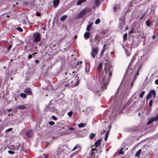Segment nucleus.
<instances>
[{"mask_svg":"<svg viewBox=\"0 0 158 158\" xmlns=\"http://www.w3.org/2000/svg\"><path fill=\"white\" fill-rule=\"evenodd\" d=\"M105 65L104 71H105L106 75H107V73L108 72L109 77L106 82V81L105 76L104 77H102L101 85H103V86H106L108 83V81H109V82L111 79L110 77L112 75L113 68H112V66L111 65L110 63H106L105 64Z\"/></svg>","mask_w":158,"mask_h":158,"instance_id":"obj_1","label":"nucleus"},{"mask_svg":"<svg viewBox=\"0 0 158 158\" xmlns=\"http://www.w3.org/2000/svg\"><path fill=\"white\" fill-rule=\"evenodd\" d=\"M67 150L64 148V146L63 145H61L57 148L55 154L56 156H57L60 155L61 156H64L67 153Z\"/></svg>","mask_w":158,"mask_h":158,"instance_id":"obj_2","label":"nucleus"},{"mask_svg":"<svg viewBox=\"0 0 158 158\" xmlns=\"http://www.w3.org/2000/svg\"><path fill=\"white\" fill-rule=\"evenodd\" d=\"M80 80L79 77L76 75L74 77V78H71L70 81V87H74L76 86L79 83Z\"/></svg>","mask_w":158,"mask_h":158,"instance_id":"obj_3","label":"nucleus"},{"mask_svg":"<svg viewBox=\"0 0 158 158\" xmlns=\"http://www.w3.org/2000/svg\"><path fill=\"white\" fill-rule=\"evenodd\" d=\"M73 77V75H71L70 73L69 74V77H67L63 80V84L65 86L68 87H70V81L71 78Z\"/></svg>","mask_w":158,"mask_h":158,"instance_id":"obj_4","label":"nucleus"},{"mask_svg":"<svg viewBox=\"0 0 158 158\" xmlns=\"http://www.w3.org/2000/svg\"><path fill=\"white\" fill-rule=\"evenodd\" d=\"M33 41L34 42H39L41 40V35L39 33H35L33 35Z\"/></svg>","mask_w":158,"mask_h":158,"instance_id":"obj_5","label":"nucleus"},{"mask_svg":"<svg viewBox=\"0 0 158 158\" xmlns=\"http://www.w3.org/2000/svg\"><path fill=\"white\" fill-rule=\"evenodd\" d=\"M88 9L85 8L82 10L77 15L76 18L77 19H79L82 17L86 13L88 12Z\"/></svg>","mask_w":158,"mask_h":158,"instance_id":"obj_6","label":"nucleus"},{"mask_svg":"<svg viewBox=\"0 0 158 158\" xmlns=\"http://www.w3.org/2000/svg\"><path fill=\"white\" fill-rule=\"evenodd\" d=\"M152 95H153V96L154 98H155L156 96V91L155 90L152 89L151 90L148 94L147 95L146 99L147 100H148L149 99H150L152 97Z\"/></svg>","mask_w":158,"mask_h":158,"instance_id":"obj_7","label":"nucleus"},{"mask_svg":"<svg viewBox=\"0 0 158 158\" xmlns=\"http://www.w3.org/2000/svg\"><path fill=\"white\" fill-rule=\"evenodd\" d=\"M98 47L94 48L92 49V52L91 53V55L92 57L94 59L95 57V55H97L98 52Z\"/></svg>","mask_w":158,"mask_h":158,"instance_id":"obj_8","label":"nucleus"},{"mask_svg":"<svg viewBox=\"0 0 158 158\" xmlns=\"http://www.w3.org/2000/svg\"><path fill=\"white\" fill-rule=\"evenodd\" d=\"M119 20L120 21V22L118 25V27L119 29L121 30L123 29L125 24V22L124 20H122L121 19H119Z\"/></svg>","mask_w":158,"mask_h":158,"instance_id":"obj_9","label":"nucleus"},{"mask_svg":"<svg viewBox=\"0 0 158 158\" xmlns=\"http://www.w3.org/2000/svg\"><path fill=\"white\" fill-rule=\"evenodd\" d=\"M26 135L28 137H31L33 136V132L31 130H27L26 133Z\"/></svg>","mask_w":158,"mask_h":158,"instance_id":"obj_10","label":"nucleus"},{"mask_svg":"<svg viewBox=\"0 0 158 158\" xmlns=\"http://www.w3.org/2000/svg\"><path fill=\"white\" fill-rule=\"evenodd\" d=\"M24 92L28 95H33L31 91L30 88H27L26 89H25Z\"/></svg>","mask_w":158,"mask_h":158,"instance_id":"obj_11","label":"nucleus"},{"mask_svg":"<svg viewBox=\"0 0 158 158\" xmlns=\"http://www.w3.org/2000/svg\"><path fill=\"white\" fill-rule=\"evenodd\" d=\"M92 149H91V154L93 155H94L95 156H96V155H96V154L97 153L98 150L97 148H92V147H91Z\"/></svg>","mask_w":158,"mask_h":158,"instance_id":"obj_12","label":"nucleus"},{"mask_svg":"<svg viewBox=\"0 0 158 158\" xmlns=\"http://www.w3.org/2000/svg\"><path fill=\"white\" fill-rule=\"evenodd\" d=\"M60 2V0H53V4L55 7H57L59 5Z\"/></svg>","mask_w":158,"mask_h":158,"instance_id":"obj_13","label":"nucleus"},{"mask_svg":"<svg viewBox=\"0 0 158 158\" xmlns=\"http://www.w3.org/2000/svg\"><path fill=\"white\" fill-rule=\"evenodd\" d=\"M102 142L101 139H99L97 140L95 143V146L97 148L101 144Z\"/></svg>","mask_w":158,"mask_h":158,"instance_id":"obj_14","label":"nucleus"},{"mask_svg":"<svg viewBox=\"0 0 158 158\" xmlns=\"http://www.w3.org/2000/svg\"><path fill=\"white\" fill-rule=\"evenodd\" d=\"M90 36V33L89 32H86L84 34V37L85 39H88Z\"/></svg>","mask_w":158,"mask_h":158,"instance_id":"obj_15","label":"nucleus"},{"mask_svg":"<svg viewBox=\"0 0 158 158\" xmlns=\"http://www.w3.org/2000/svg\"><path fill=\"white\" fill-rule=\"evenodd\" d=\"M38 44V42H34L33 41L31 44V46L33 48H37V45Z\"/></svg>","mask_w":158,"mask_h":158,"instance_id":"obj_16","label":"nucleus"},{"mask_svg":"<svg viewBox=\"0 0 158 158\" xmlns=\"http://www.w3.org/2000/svg\"><path fill=\"white\" fill-rule=\"evenodd\" d=\"M103 38V37H101L100 36H99L98 35H96L95 36V38L94 39H96V40L98 42H99Z\"/></svg>","mask_w":158,"mask_h":158,"instance_id":"obj_17","label":"nucleus"},{"mask_svg":"<svg viewBox=\"0 0 158 158\" xmlns=\"http://www.w3.org/2000/svg\"><path fill=\"white\" fill-rule=\"evenodd\" d=\"M102 63H100L99 64L98 66V70L100 72L102 70Z\"/></svg>","mask_w":158,"mask_h":158,"instance_id":"obj_18","label":"nucleus"},{"mask_svg":"<svg viewBox=\"0 0 158 158\" xmlns=\"http://www.w3.org/2000/svg\"><path fill=\"white\" fill-rule=\"evenodd\" d=\"M96 134L94 133H91L89 136V138L91 140L93 139L95 137Z\"/></svg>","mask_w":158,"mask_h":158,"instance_id":"obj_19","label":"nucleus"},{"mask_svg":"<svg viewBox=\"0 0 158 158\" xmlns=\"http://www.w3.org/2000/svg\"><path fill=\"white\" fill-rule=\"evenodd\" d=\"M67 17V16L66 15H65L62 16L60 18V20L64 21Z\"/></svg>","mask_w":158,"mask_h":158,"instance_id":"obj_20","label":"nucleus"},{"mask_svg":"<svg viewBox=\"0 0 158 158\" xmlns=\"http://www.w3.org/2000/svg\"><path fill=\"white\" fill-rule=\"evenodd\" d=\"M85 0H79V1L77 2V5H80L83 2H86Z\"/></svg>","mask_w":158,"mask_h":158,"instance_id":"obj_21","label":"nucleus"},{"mask_svg":"<svg viewBox=\"0 0 158 158\" xmlns=\"http://www.w3.org/2000/svg\"><path fill=\"white\" fill-rule=\"evenodd\" d=\"M86 123H81L78 125V127L80 128H82L86 126Z\"/></svg>","mask_w":158,"mask_h":158,"instance_id":"obj_22","label":"nucleus"},{"mask_svg":"<svg viewBox=\"0 0 158 158\" xmlns=\"http://www.w3.org/2000/svg\"><path fill=\"white\" fill-rule=\"evenodd\" d=\"M142 151L141 149L139 150L135 154V156H137L139 157L140 156L141 152Z\"/></svg>","mask_w":158,"mask_h":158,"instance_id":"obj_23","label":"nucleus"},{"mask_svg":"<svg viewBox=\"0 0 158 158\" xmlns=\"http://www.w3.org/2000/svg\"><path fill=\"white\" fill-rule=\"evenodd\" d=\"M87 158H98V156L96 155V156L94 155H93L90 154V155L88 156Z\"/></svg>","mask_w":158,"mask_h":158,"instance_id":"obj_24","label":"nucleus"},{"mask_svg":"<svg viewBox=\"0 0 158 158\" xmlns=\"http://www.w3.org/2000/svg\"><path fill=\"white\" fill-rule=\"evenodd\" d=\"M27 97V95L26 94L23 93L20 94V97H21L23 98L24 99L25 98Z\"/></svg>","mask_w":158,"mask_h":158,"instance_id":"obj_25","label":"nucleus"},{"mask_svg":"<svg viewBox=\"0 0 158 158\" xmlns=\"http://www.w3.org/2000/svg\"><path fill=\"white\" fill-rule=\"evenodd\" d=\"M110 130H109L106 132V135H105V140L106 141L107 140V138L108 137V135L109 134V131H110Z\"/></svg>","mask_w":158,"mask_h":158,"instance_id":"obj_26","label":"nucleus"},{"mask_svg":"<svg viewBox=\"0 0 158 158\" xmlns=\"http://www.w3.org/2000/svg\"><path fill=\"white\" fill-rule=\"evenodd\" d=\"M79 149V150H80V147L79 145H77L76 146H75L73 148L72 150V151H73L77 149V148Z\"/></svg>","mask_w":158,"mask_h":158,"instance_id":"obj_27","label":"nucleus"},{"mask_svg":"<svg viewBox=\"0 0 158 158\" xmlns=\"http://www.w3.org/2000/svg\"><path fill=\"white\" fill-rule=\"evenodd\" d=\"M145 91H143L139 95V97L140 98H143V96L145 93Z\"/></svg>","mask_w":158,"mask_h":158,"instance_id":"obj_28","label":"nucleus"},{"mask_svg":"<svg viewBox=\"0 0 158 158\" xmlns=\"http://www.w3.org/2000/svg\"><path fill=\"white\" fill-rule=\"evenodd\" d=\"M127 33H126L124 34L123 36V41H125L127 39Z\"/></svg>","mask_w":158,"mask_h":158,"instance_id":"obj_29","label":"nucleus"},{"mask_svg":"<svg viewBox=\"0 0 158 158\" xmlns=\"http://www.w3.org/2000/svg\"><path fill=\"white\" fill-rule=\"evenodd\" d=\"M99 4V0H95V4L96 6H98Z\"/></svg>","mask_w":158,"mask_h":158,"instance_id":"obj_30","label":"nucleus"},{"mask_svg":"<svg viewBox=\"0 0 158 158\" xmlns=\"http://www.w3.org/2000/svg\"><path fill=\"white\" fill-rule=\"evenodd\" d=\"M27 107L24 105H20V110H25L27 109Z\"/></svg>","mask_w":158,"mask_h":158,"instance_id":"obj_31","label":"nucleus"},{"mask_svg":"<svg viewBox=\"0 0 158 158\" xmlns=\"http://www.w3.org/2000/svg\"><path fill=\"white\" fill-rule=\"evenodd\" d=\"M92 26V24H90L89 25H88L86 28V30L87 31H89L90 30V29L91 28V27Z\"/></svg>","mask_w":158,"mask_h":158,"instance_id":"obj_32","label":"nucleus"},{"mask_svg":"<svg viewBox=\"0 0 158 158\" xmlns=\"http://www.w3.org/2000/svg\"><path fill=\"white\" fill-rule=\"evenodd\" d=\"M146 25L148 27H149L150 26V22L149 20H148L146 22Z\"/></svg>","mask_w":158,"mask_h":158,"instance_id":"obj_33","label":"nucleus"},{"mask_svg":"<svg viewBox=\"0 0 158 158\" xmlns=\"http://www.w3.org/2000/svg\"><path fill=\"white\" fill-rule=\"evenodd\" d=\"M154 121H155V120H154V118H153L152 120H149V121L148 122V123H147V124L148 125L149 124H150L151 123H152Z\"/></svg>","mask_w":158,"mask_h":158,"instance_id":"obj_34","label":"nucleus"},{"mask_svg":"<svg viewBox=\"0 0 158 158\" xmlns=\"http://www.w3.org/2000/svg\"><path fill=\"white\" fill-rule=\"evenodd\" d=\"M100 22V20L99 19H97L95 21V23L96 24H98Z\"/></svg>","mask_w":158,"mask_h":158,"instance_id":"obj_35","label":"nucleus"},{"mask_svg":"<svg viewBox=\"0 0 158 158\" xmlns=\"http://www.w3.org/2000/svg\"><path fill=\"white\" fill-rule=\"evenodd\" d=\"M123 148H122L120 149L119 154H124L123 151Z\"/></svg>","mask_w":158,"mask_h":158,"instance_id":"obj_36","label":"nucleus"},{"mask_svg":"<svg viewBox=\"0 0 158 158\" xmlns=\"http://www.w3.org/2000/svg\"><path fill=\"white\" fill-rule=\"evenodd\" d=\"M52 119L55 121H56L57 119V118L54 115L52 116Z\"/></svg>","mask_w":158,"mask_h":158,"instance_id":"obj_37","label":"nucleus"},{"mask_svg":"<svg viewBox=\"0 0 158 158\" xmlns=\"http://www.w3.org/2000/svg\"><path fill=\"white\" fill-rule=\"evenodd\" d=\"M105 50H104L103 49H102V51H101V53H100V55H101V57L103 56L104 53L105 52Z\"/></svg>","mask_w":158,"mask_h":158,"instance_id":"obj_38","label":"nucleus"},{"mask_svg":"<svg viewBox=\"0 0 158 158\" xmlns=\"http://www.w3.org/2000/svg\"><path fill=\"white\" fill-rule=\"evenodd\" d=\"M73 113V112L72 111H71L68 112V116H71L72 115V114Z\"/></svg>","mask_w":158,"mask_h":158,"instance_id":"obj_39","label":"nucleus"},{"mask_svg":"<svg viewBox=\"0 0 158 158\" xmlns=\"http://www.w3.org/2000/svg\"><path fill=\"white\" fill-rule=\"evenodd\" d=\"M28 4V3L27 2H24L23 3V4L24 6H27Z\"/></svg>","mask_w":158,"mask_h":158,"instance_id":"obj_40","label":"nucleus"},{"mask_svg":"<svg viewBox=\"0 0 158 158\" xmlns=\"http://www.w3.org/2000/svg\"><path fill=\"white\" fill-rule=\"evenodd\" d=\"M118 7H117V5H116L114 8V11L115 12L117 10Z\"/></svg>","mask_w":158,"mask_h":158,"instance_id":"obj_41","label":"nucleus"},{"mask_svg":"<svg viewBox=\"0 0 158 158\" xmlns=\"http://www.w3.org/2000/svg\"><path fill=\"white\" fill-rule=\"evenodd\" d=\"M153 118H154V120H155V121H158V114Z\"/></svg>","mask_w":158,"mask_h":158,"instance_id":"obj_42","label":"nucleus"},{"mask_svg":"<svg viewBox=\"0 0 158 158\" xmlns=\"http://www.w3.org/2000/svg\"><path fill=\"white\" fill-rule=\"evenodd\" d=\"M153 103V101L152 100H150L149 102V105L150 106H152Z\"/></svg>","mask_w":158,"mask_h":158,"instance_id":"obj_43","label":"nucleus"},{"mask_svg":"<svg viewBox=\"0 0 158 158\" xmlns=\"http://www.w3.org/2000/svg\"><path fill=\"white\" fill-rule=\"evenodd\" d=\"M44 158H48L49 155L48 154H44Z\"/></svg>","mask_w":158,"mask_h":158,"instance_id":"obj_44","label":"nucleus"},{"mask_svg":"<svg viewBox=\"0 0 158 158\" xmlns=\"http://www.w3.org/2000/svg\"><path fill=\"white\" fill-rule=\"evenodd\" d=\"M49 124L50 125H53L55 124V123L53 121L49 122Z\"/></svg>","mask_w":158,"mask_h":158,"instance_id":"obj_45","label":"nucleus"},{"mask_svg":"<svg viewBox=\"0 0 158 158\" xmlns=\"http://www.w3.org/2000/svg\"><path fill=\"white\" fill-rule=\"evenodd\" d=\"M106 46L107 44H105L103 45V49L105 50H106Z\"/></svg>","mask_w":158,"mask_h":158,"instance_id":"obj_46","label":"nucleus"},{"mask_svg":"<svg viewBox=\"0 0 158 158\" xmlns=\"http://www.w3.org/2000/svg\"><path fill=\"white\" fill-rule=\"evenodd\" d=\"M139 69H138L137 72H136V73L135 74V76H136V77H137V76L139 75Z\"/></svg>","mask_w":158,"mask_h":158,"instance_id":"obj_47","label":"nucleus"},{"mask_svg":"<svg viewBox=\"0 0 158 158\" xmlns=\"http://www.w3.org/2000/svg\"><path fill=\"white\" fill-rule=\"evenodd\" d=\"M12 130V128H9V129H7V130L5 131V132H8V131H11Z\"/></svg>","mask_w":158,"mask_h":158,"instance_id":"obj_48","label":"nucleus"},{"mask_svg":"<svg viewBox=\"0 0 158 158\" xmlns=\"http://www.w3.org/2000/svg\"><path fill=\"white\" fill-rule=\"evenodd\" d=\"M8 152L10 154H13L14 153V152L11 151V150H9L8 151Z\"/></svg>","mask_w":158,"mask_h":158,"instance_id":"obj_49","label":"nucleus"},{"mask_svg":"<svg viewBox=\"0 0 158 158\" xmlns=\"http://www.w3.org/2000/svg\"><path fill=\"white\" fill-rule=\"evenodd\" d=\"M146 14V13H144L141 16V18H140V20H141L143 18V17H144V16H145V14Z\"/></svg>","mask_w":158,"mask_h":158,"instance_id":"obj_50","label":"nucleus"},{"mask_svg":"<svg viewBox=\"0 0 158 158\" xmlns=\"http://www.w3.org/2000/svg\"><path fill=\"white\" fill-rule=\"evenodd\" d=\"M16 71L15 69H14V71L13 72H10V73L11 74H14L16 73Z\"/></svg>","mask_w":158,"mask_h":158,"instance_id":"obj_51","label":"nucleus"},{"mask_svg":"<svg viewBox=\"0 0 158 158\" xmlns=\"http://www.w3.org/2000/svg\"><path fill=\"white\" fill-rule=\"evenodd\" d=\"M134 32L133 31V29H132L131 30V31H130V32H128V34H132V33H133Z\"/></svg>","mask_w":158,"mask_h":158,"instance_id":"obj_52","label":"nucleus"},{"mask_svg":"<svg viewBox=\"0 0 158 158\" xmlns=\"http://www.w3.org/2000/svg\"><path fill=\"white\" fill-rule=\"evenodd\" d=\"M69 129L70 131H73L74 130V128L73 127H70L69 128Z\"/></svg>","mask_w":158,"mask_h":158,"instance_id":"obj_53","label":"nucleus"},{"mask_svg":"<svg viewBox=\"0 0 158 158\" xmlns=\"http://www.w3.org/2000/svg\"><path fill=\"white\" fill-rule=\"evenodd\" d=\"M32 55H30L28 56V58L29 59H30L32 58Z\"/></svg>","mask_w":158,"mask_h":158,"instance_id":"obj_54","label":"nucleus"},{"mask_svg":"<svg viewBox=\"0 0 158 158\" xmlns=\"http://www.w3.org/2000/svg\"><path fill=\"white\" fill-rule=\"evenodd\" d=\"M36 16H41L40 15V13L38 12H37L36 13Z\"/></svg>","mask_w":158,"mask_h":158,"instance_id":"obj_55","label":"nucleus"},{"mask_svg":"<svg viewBox=\"0 0 158 158\" xmlns=\"http://www.w3.org/2000/svg\"><path fill=\"white\" fill-rule=\"evenodd\" d=\"M155 84L156 85H158V79H156L155 80Z\"/></svg>","mask_w":158,"mask_h":158,"instance_id":"obj_56","label":"nucleus"},{"mask_svg":"<svg viewBox=\"0 0 158 158\" xmlns=\"http://www.w3.org/2000/svg\"><path fill=\"white\" fill-rule=\"evenodd\" d=\"M135 60V58L133 57L131 60V62L130 63V64H131V62H133V61Z\"/></svg>","mask_w":158,"mask_h":158,"instance_id":"obj_57","label":"nucleus"},{"mask_svg":"<svg viewBox=\"0 0 158 158\" xmlns=\"http://www.w3.org/2000/svg\"><path fill=\"white\" fill-rule=\"evenodd\" d=\"M12 46L11 45H10L9 46V47H8V51H9V50H10L11 49V48L12 47Z\"/></svg>","mask_w":158,"mask_h":158,"instance_id":"obj_58","label":"nucleus"},{"mask_svg":"<svg viewBox=\"0 0 158 158\" xmlns=\"http://www.w3.org/2000/svg\"><path fill=\"white\" fill-rule=\"evenodd\" d=\"M156 37V35H153L152 36V38L154 39Z\"/></svg>","mask_w":158,"mask_h":158,"instance_id":"obj_59","label":"nucleus"},{"mask_svg":"<svg viewBox=\"0 0 158 158\" xmlns=\"http://www.w3.org/2000/svg\"><path fill=\"white\" fill-rule=\"evenodd\" d=\"M136 77H136V76H135V77H134L133 80V82H134V81L136 79Z\"/></svg>","mask_w":158,"mask_h":158,"instance_id":"obj_60","label":"nucleus"},{"mask_svg":"<svg viewBox=\"0 0 158 158\" xmlns=\"http://www.w3.org/2000/svg\"><path fill=\"white\" fill-rule=\"evenodd\" d=\"M12 110V109H8L7 110V111L9 112H10V111H11Z\"/></svg>","mask_w":158,"mask_h":158,"instance_id":"obj_61","label":"nucleus"},{"mask_svg":"<svg viewBox=\"0 0 158 158\" xmlns=\"http://www.w3.org/2000/svg\"><path fill=\"white\" fill-rule=\"evenodd\" d=\"M128 27L127 26H126V28L125 30V31L127 30L128 29Z\"/></svg>","mask_w":158,"mask_h":158,"instance_id":"obj_62","label":"nucleus"},{"mask_svg":"<svg viewBox=\"0 0 158 158\" xmlns=\"http://www.w3.org/2000/svg\"><path fill=\"white\" fill-rule=\"evenodd\" d=\"M46 143H47V144L46 146V147H47L49 144V143L48 142H46Z\"/></svg>","mask_w":158,"mask_h":158,"instance_id":"obj_63","label":"nucleus"},{"mask_svg":"<svg viewBox=\"0 0 158 158\" xmlns=\"http://www.w3.org/2000/svg\"><path fill=\"white\" fill-rule=\"evenodd\" d=\"M37 52H35V53H33L32 54V55H33V56H35V54H37Z\"/></svg>","mask_w":158,"mask_h":158,"instance_id":"obj_64","label":"nucleus"}]
</instances>
